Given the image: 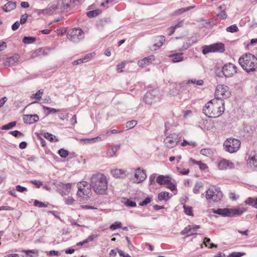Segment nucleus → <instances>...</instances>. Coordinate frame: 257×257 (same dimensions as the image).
I'll return each mask as SVG.
<instances>
[{
	"instance_id": "nucleus-2",
	"label": "nucleus",
	"mask_w": 257,
	"mask_h": 257,
	"mask_svg": "<svg viewBox=\"0 0 257 257\" xmlns=\"http://www.w3.org/2000/svg\"><path fill=\"white\" fill-rule=\"evenodd\" d=\"M89 184L93 191L97 194H105L107 190V178L101 173L93 174L90 178Z\"/></svg>"
},
{
	"instance_id": "nucleus-5",
	"label": "nucleus",
	"mask_w": 257,
	"mask_h": 257,
	"mask_svg": "<svg viewBox=\"0 0 257 257\" xmlns=\"http://www.w3.org/2000/svg\"><path fill=\"white\" fill-rule=\"evenodd\" d=\"M78 191L77 195L83 200L86 199L91 194L90 188L88 187L86 181H81L77 184Z\"/></svg>"
},
{
	"instance_id": "nucleus-8",
	"label": "nucleus",
	"mask_w": 257,
	"mask_h": 257,
	"mask_svg": "<svg viewBox=\"0 0 257 257\" xmlns=\"http://www.w3.org/2000/svg\"><path fill=\"white\" fill-rule=\"evenodd\" d=\"M231 93L227 86L224 85H218L216 87L215 92V98L216 99L224 100V99L228 98Z\"/></svg>"
},
{
	"instance_id": "nucleus-4",
	"label": "nucleus",
	"mask_w": 257,
	"mask_h": 257,
	"mask_svg": "<svg viewBox=\"0 0 257 257\" xmlns=\"http://www.w3.org/2000/svg\"><path fill=\"white\" fill-rule=\"evenodd\" d=\"M75 0H60L53 3L51 7L53 10H58L61 12L70 11L75 5Z\"/></svg>"
},
{
	"instance_id": "nucleus-12",
	"label": "nucleus",
	"mask_w": 257,
	"mask_h": 257,
	"mask_svg": "<svg viewBox=\"0 0 257 257\" xmlns=\"http://www.w3.org/2000/svg\"><path fill=\"white\" fill-rule=\"evenodd\" d=\"M222 72L225 77H231L237 72V67L231 63L224 64L222 68Z\"/></svg>"
},
{
	"instance_id": "nucleus-60",
	"label": "nucleus",
	"mask_w": 257,
	"mask_h": 257,
	"mask_svg": "<svg viewBox=\"0 0 257 257\" xmlns=\"http://www.w3.org/2000/svg\"><path fill=\"white\" fill-rule=\"evenodd\" d=\"M156 178V174H153L149 177V184L150 185L153 184L155 183V179Z\"/></svg>"
},
{
	"instance_id": "nucleus-57",
	"label": "nucleus",
	"mask_w": 257,
	"mask_h": 257,
	"mask_svg": "<svg viewBox=\"0 0 257 257\" xmlns=\"http://www.w3.org/2000/svg\"><path fill=\"white\" fill-rule=\"evenodd\" d=\"M16 190L19 192H24L27 191V189L26 187L21 186V185H17L16 187Z\"/></svg>"
},
{
	"instance_id": "nucleus-3",
	"label": "nucleus",
	"mask_w": 257,
	"mask_h": 257,
	"mask_svg": "<svg viewBox=\"0 0 257 257\" xmlns=\"http://www.w3.org/2000/svg\"><path fill=\"white\" fill-rule=\"evenodd\" d=\"M238 63L246 72H252L257 70V58L254 55L248 53L239 58Z\"/></svg>"
},
{
	"instance_id": "nucleus-39",
	"label": "nucleus",
	"mask_w": 257,
	"mask_h": 257,
	"mask_svg": "<svg viewBox=\"0 0 257 257\" xmlns=\"http://www.w3.org/2000/svg\"><path fill=\"white\" fill-rule=\"evenodd\" d=\"M183 208L186 214L189 216H193L192 208L191 207L184 205Z\"/></svg>"
},
{
	"instance_id": "nucleus-37",
	"label": "nucleus",
	"mask_w": 257,
	"mask_h": 257,
	"mask_svg": "<svg viewBox=\"0 0 257 257\" xmlns=\"http://www.w3.org/2000/svg\"><path fill=\"white\" fill-rule=\"evenodd\" d=\"M226 30L227 32L233 33L238 31V28L236 25L234 24L228 27H227Z\"/></svg>"
},
{
	"instance_id": "nucleus-53",
	"label": "nucleus",
	"mask_w": 257,
	"mask_h": 257,
	"mask_svg": "<svg viewBox=\"0 0 257 257\" xmlns=\"http://www.w3.org/2000/svg\"><path fill=\"white\" fill-rule=\"evenodd\" d=\"M193 43L194 42H191L190 40H188L187 41L184 43L182 46V49L183 50H186L190 47Z\"/></svg>"
},
{
	"instance_id": "nucleus-51",
	"label": "nucleus",
	"mask_w": 257,
	"mask_h": 257,
	"mask_svg": "<svg viewBox=\"0 0 257 257\" xmlns=\"http://www.w3.org/2000/svg\"><path fill=\"white\" fill-rule=\"evenodd\" d=\"M200 154L205 156H209L210 155V150L209 149H202L200 150Z\"/></svg>"
},
{
	"instance_id": "nucleus-55",
	"label": "nucleus",
	"mask_w": 257,
	"mask_h": 257,
	"mask_svg": "<svg viewBox=\"0 0 257 257\" xmlns=\"http://www.w3.org/2000/svg\"><path fill=\"white\" fill-rule=\"evenodd\" d=\"M217 16L223 20L225 19L227 17V14L224 11H221Z\"/></svg>"
},
{
	"instance_id": "nucleus-38",
	"label": "nucleus",
	"mask_w": 257,
	"mask_h": 257,
	"mask_svg": "<svg viewBox=\"0 0 257 257\" xmlns=\"http://www.w3.org/2000/svg\"><path fill=\"white\" fill-rule=\"evenodd\" d=\"M244 210L240 209H230L231 217L234 215H240L242 214Z\"/></svg>"
},
{
	"instance_id": "nucleus-59",
	"label": "nucleus",
	"mask_w": 257,
	"mask_h": 257,
	"mask_svg": "<svg viewBox=\"0 0 257 257\" xmlns=\"http://www.w3.org/2000/svg\"><path fill=\"white\" fill-rule=\"evenodd\" d=\"M14 208L9 206H3L0 207V211L6 210V211H13Z\"/></svg>"
},
{
	"instance_id": "nucleus-13",
	"label": "nucleus",
	"mask_w": 257,
	"mask_h": 257,
	"mask_svg": "<svg viewBox=\"0 0 257 257\" xmlns=\"http://www.w3.org/2000/svg\"><path fill=\"white\" fill-rule=\"evenodd\" d=\"M147 175L145 171L141 168H138L135 171L134 177L132 178L134 183H140L146 178Z\"/></svg>"
},
{
	"instance_id": "nucleus-9",
	"label": "nucleus",
	"mask_w": 257,
	"mask_h": 257,
	"mask_svg": "<svg viewBox=\"0 0 257 257\" xmlns=\"http://www.w3.org/2000/svg\"><path fill=\"white\" fill-rule=\"evenodd\" d=\"M67 37L72 42L78 43L84 38V34L81 29L75 28L68 31Z\"/></svg>"
},
{
	"instance_id": "nucleus-58",
	"label": "nucleus",
	"mask_w": 257,
	"mask_h": 257,
	"mask_svg": "<svg viewBox=\"0 0 257 257\" xmlns=\"http://www.w3.org/2000/svg\"><path fill=\"white\" fill-rule=\"evenodd\" d=\"M125 63L122 62L120 64L117 65V70L118 72H122V69L124 67Z\"/></svg>"
},
{
	"instance_id": "nucleus-45",
	"label": "nucleus",
	"mask_w": 257,
	"mask_h": 257,
	"mask_svg": "<svg viewBox=\"0 0 257 257\" xmlns=\"http://www.w3.org/2000/svg\"><path fill=\"white\" fill-rule=\"evenodd\" d=\"M34 206L40 207V208L46 207L47 206V204H46L42 202H40L37 200H36L34 201Z\"/></svg>"
},
{
	"instance_id": "nucleus-26",
	"label": "nucleus",
	"mask_w": 257,
	"mask_h": 257,
	"mask_svg": "<svg viewBox=\"0 0 257 257\" xmlns=\"http://www.w3.org/2000/svg\"><path fill=\"white\" fill-rule=\"evenodd\" d=\"M99 139H100V138L99 137L90 139H81L79 140V142L82 144H91L96 142Z\"/></svg>"
},
{
	"instance_id": "nucleus-30",
	"label": "nucleus",
	"mask_w": 257,
	"mask_h": 257,
	"mask_svg": "<svg viewBox=\"0 0 257 257\" xmlns=\"http://www.w3.org/2000/svg\"><path fill=\"white\" fill-rule=\"evenodd\" d=\"M119 146H113L109 148L107 152V156L108 157H111L115 155V152L118 149Z\"/></svg>"
},
{
	"instance_id": "nucleus-18",
	"label": "nucleus",
	"mask_w": 257,
	"mask_h": 257,
	"mask_svg": "<svg viewBox=\"0 0 257 257\" xmlns=\"http://www.w3.org/2000/svg\"><path fill=\"white\" fill-rule=\"evenodd\" d=\"M213 213L217 214L224 217H231L230 209L219 208L217 209H212Z\"/></svg>"
},
{
	"instance_id": "nucleus-19",
	"label": "nucleus",
	"mask_w": 257,
	"mask_h": 257,
	"mask_svg": "<svg viewBox=\"0 0 257 257\" xmlns=\"http://www.w3.org/2000/svg\"><path fill=\"white\" fill-rule=\"evenodd\" d=\"M170 180H172V178L168 175H160L156 179V182L161 185H166Z\"/></svg>"
},
{
	"instance_id": "nucleus-47",
	"label": "nucleus",
	"mask_w": 257,
	"mask_h": 257,
	"mask_svg": "<svg viewBox=\"0 0 257 257\" xmlns=\"http://www.w3.org/2000/svg\"><path fill=\"white\" fill-rule=\"evenodd\" d=\"M177 170L178 172H179L182 175H188V173H189V170L185 168L181 169L179 167H177Z\"/></svg>"
},
{
	"instance_id": "nucleus-6",
	"label": "nucleus",
	"mask_w": 257,
	"mask_h": 257,
	"mask_svg": "<svg viewBox=\"0 0 257 257\" xmlns=\"http://www.w3.org/2000/svg\"><path fill=\"white\" fill-rule=\"evenodd\" d=\"M222 197V193L220 188L215 186H211L206 191V198L207 200H212L218 202Z\"/></svg>"
},
{
	"instance_id": "nucleus-23",
	"label": "nucleus",
	"mask_w": 257,
	"mask_h": 257,
	"mask_svg": "<svg viewBox=\"0 0 257 257\" xmlns=\"http://www.w3.org/2000/svg\"><path fill=\"white\" fill-rule=\"evenodd\" d=\"M19 59L18 55H14L7 59L5 65L8 66H13Z\"/></svg>"
},
{
	"instance_id": "nucleus-10",
	"label": "nucleus",
	"mask_w": 257,
	"mask_h": 257,
	"mask_svg": "<svg viewBox=\"0 0 257 257\" xmlns=\"http://www.w3.org/2000/svg\"><path fill=\"white\" fill-rule=\"evenodd\" d=\"M225 51L224 45L222 43H216L210 45H205L202 47V53L204 55L209 53L220 52Z\"/></svg>"
},
{
	"instance_id": "nucleus-16",
	"label": "nucleus",
	"mask_w": 257,
	"mask_h": 257,
	"mask_svg": "<svg viewBox=\"0 0 257 257\" xmlns=\"http://www.w3.org/2000/svg\"><path fill=\"white\" fill-rule=\"evenodd\" d=\"M71 184L70 183H60L58 185V188L61 191V193L62 195H67L68 194L71 189Z\"/></svg>"
},
{
	"instance_id": "nucleus-7",
	"label": "nucleus",
	"mask_w": 257,
	"mask_h": 257,
	"mask_svg": "<svg viewBox=\"0 0 257 257\" xmlns=\"http://www.w3.org/2000/svg\"><path fill=\"white\" fill-rule=\"evenodd\" d=\"M240 146V141L234 138L227 139L223 144L224 150L230 153L236 152Z\"/></svg>"
},
{
	"instance_id": "nucleus-41",
	"label": "nucleus",
	"mask_w": 257,
	"mask_h": 257,
	"mask_svg": "<svg viewBox=\"0 0 257 257\" xmlns=\"http://www.w3.org/2000/svg\"><path fill=\"white\" fill-rule=\"evenodd\" d=\"M16 125V121L11 122L6 125H3L2 129V130H9L13 127L15 126Z\"/></svg>"
},
{
	"instance_id": "nucleus-24",
	"label": "nucleus",
	"mask_w": 257,
	"mask_h": 257,
	"mask_svg": "<svg viewBox=\"0 0 257 257\" xmlns=\"http://www.w3.org/2000/svg\"><path fill=\"white\" fill-rule=\"evenodd\" d=\"M111 173L113 177L116 178H123L126 175L123 170L117 169L111 170Z\"/></svg>"
},
{
	"instance_id": "nucleus-25",
	"label": "nucleus",
	"mask_w": 257,
	"mask_h": 257,
	"mask_svg": "<svg viewBox=\"0 0 257 257\" xmlns=\"http://www.w3.org/2000/svg\"><path fill=\"white\" fill-rule=\"evenodd\" d=\"M16 8V4L12 2H9L3 7V10L6 12H10Z\"/></svg>"
},
{
	"instance_id": "nucleus-42",
	"label": "nucleus",
	"mask_w": 257,
	"mask_h": 257,
	"mask_svg": "<svg viewBox=\"0 0 257 257\" xmlns=\"http://www.w3.org/2000/svg\"><path fill=\"white\" fill-rule=\"evenodd\" d=\"M59 155L62 158H66L69 154V152L67 150L64 149H61L58 151Z\"/></svg>"
},
{
	"instance_id": "nucleus-32",
	"label": "nucleus",
	"mask_w": 257,
	"mask_h": 257,
	"mask_svg": "<svg viewBox=\"0 0 257 257\" xmlns=\"http://www.w3.org/2000/svg\"><path fill=\"white\" fill-rule=\"evenodd\" d=\"M194 8H195V6H194L188 7L184 8L179 9L177 10L175 12V14L176 15H180L181 14H182L185 12L188 11L191 9H194Z\"/></svg>"
},
{
	"instance_id": "nucleus-44",
	"label": "nucleus",
	"mask_w": 257,
	"mask_h": 257,
	"mask_svg": "<svg viewBox=\"0 0 257 257\" xmlns=\"http://www.w3.org/2000/svg\"><path fill=\"white\" fill-rule=\"evenodd\" d=\"M167 188L170 189L172 191H174L177 190V188L174 183L171 182V180H170L169 183L166 184Z\"/></svg>"
},
{
	"instance_id": "nucleus-43",
	"label": "nucleus",
	"mask_w": 257,
	"mask_h": 257,
	"mask_svg": "<svg viewBox=\"0 0 257 257\" xmlns=\"http://www.w3.org/2000/svg\"><path fill=\"white\" fill-rule=\"evenodd\" d=\"M100 12L99 10H94L89 11L87 13V15L89 18L96 17L100 14Z\"/></svg>"
},
{
	"instance_id": "nucleus-40",
	"label": "nucleus",
	"mask_w": 257,
	"mask_h": 257,
	"mask_svg": "<svg viewBox=\"0 0 257 257\" xmlns=\"http://www.w3.org/2000/svg\"><path fill=\"white\" fill-rule=\"evenodd\" d=\"M203 81L201 79L196 80V79H190L187 82V84L193 83L196 84L197 85H202L203 84Z\"/></svg>"
},
{
	"instance_id": "nucleus-35",
	"label": "nucleus",
	"mask_w": 257,
	"mask_h": 257,
	"mask_svg": "<svg viewBox=\"0 0 257 257\" xmlns=\"http://www.w3.org/2000/svg\"><path fill=\"white\" fill-rule=\"evenodd\" d=\"M35 41L36 38L33 37H25L23 39V42L27 44L33 43Z\"/></svg>"
},
{
	"instance_id": "nucleus-33",
	"label": "nucleus",
	"mask_w": 257,
	"mask_h": 257,
	"mask_svg": "<svg viewBox=\"0 0 257 257\" xmlns=\"http://www.w3.org/2000/svg\"><path fill=\"white\" fill-rule=\"evenodd\" d=\"M203 187V184L201 182H197L193 188V192L195 194L199 193L200 190Z\"/></svg>"
},
{
	"instance_id": "nucleus-22",
	"label": "nucleus",
	"mask_w": 257,
	"mask_h": 257,
	"mask_svg": "<svg viewBox=\"0 0 257 257\" xmlns=\"http://www.w3.org/2000/svg\"><path fill=\"white\" fill-rule=\"evenodd\" d=\"M155 41L156 42L154 45V47H155L154 50H156L162 46L165 41V38L163 36H159L156 38Z\"/></svg>"
},
{
	"instance_id": "nucleus-28",
	"label": "nucleus",
	"mask_w": 257,
	"mask_h": 257,
	"mask_svg": "<svg viewBox=\"0 0 257 257\" xmlns=\"http://www.w3.org/2000/svg\"><path fill=\"white\" fill-rule=\"evenodd\" d=\"M170 198V193L168 192H162L158 194V199L159 201H167Z\"/></svg>"
},
{
	"instance_id": "nucleus-11",
	"label": "nucleus",
	"mask_w": 257,
	"mask_h": 257,
	"mask_svg": "<svg viewBox=\"0 0 257 257\" xmlns=\"http://www.w3.org/2000/svg\"><path fill=\"white\" fill-rule=\"evenodd\" d=\"M158 94L159 92L157 89L150 90L145 95L144 100L146 104L151 105L159 99Z\"/></svg>"
},
{
	"instance_id": "nucleus-61",
	"label": "nucleus",
	"mask_w": 257,
	"mask_h": 257,
	"mask_svg": "<svg viewBox=\"0 0 257 257\" xmlns=\"http://www.w3.org/2000/svg\"><path fill=\"white\" fill-rule=\"evenodd\" d=\"M27 19H28L27 15L25 14V15H23L21 17V19H20V23L21 24H25L26 22Z\"/></svg>"
},
{
	"instance_id": "nucleus-34",
	"label": "nucleus",
	"mask_w": 257,
	"mask_h": 257,
	"mask_svg": "<svg viewBox=\"0 0 257 257\" xmlns=\"http://www.w3.org/2000/svg\"><path fill=\"white\" fill-rule=\"evenodd\" d=\"M95 52H92L86 55L83 58H81L83 63H86L89 61L95 55Z\"/></svg>"
},
{
	"instance_id": "nucleus-50",
	"label": "nucleus",
	"mask_w": 257,
	"mask_h": 257,
	"mask_svg": "<svg viewBox=\"0 0 257 257\" xmlns=\"http://www.w3.org/2000/svg\"><path fill=\"white\" fill-rule=\"evenodd\" d=\"M121 227V223L120 222H115L110 225V228L113 230Z\"/></svg>"
},
{
	"instance_id": "nucleus-27",
	"label": "nucleus",
	"mask_w": 257,
	"mask_h": 257,
	"mask_svg": "<svg viewBox=\"0 0 257 257\" xmlns=\"http://www.w3.org/2000/svg\"><path fill=\"white\" fill-rule=\"evenodd\" d=\"M245 203L254 208H257V197H249L245 201Z\"/></svg>"
},
{
	"instance_id": "nucleus-54",
	"label": "nucleus",
	"mask_w": 257,
	"mask_h": 257,
	"mask_svg": "<svg viewBox=\"0 0 257 257\" xmlns=\"http://www.w3.org/2000/svg\"><path fill=\"white\" fill-rule=\"evenodd\" d=\"M9 134H11L15 137H19L23 136V134L19 131H13L9 132Z\"/></svg>"
},
{
	"instance_id": "nucleus-20",
	"label": "nucleus",
	"mask_w": 257,
	"mask_h": 257,
	"mask_svg": "<svg viewBox=\"0 0 257 257\" xmlns=\"http://www.w3.org/2000/svg\"><path fill=\"white\" fill-rule=\"evenodd\" d=\"M23 119L25 122L32 124L38 121L39 116L37 114L25 115Z\"/></svg>"
},
{
	"instance_id": "nucleus-31",
	"label": "nucleus",
	"mask_w": 257,
	"mask_h": 257,
	"mask_svg": "<svg viewBox=\"0 0 257 257\" xmlns=\"http://www.w3.org/2000/svg\"><path fill=\"white\" fill-rule=\"evenodd\" d=\"M44 137L51 142H57L58 141V139L55 136L49 133H44Z\"/></svg>"
},
{
	"instance_id": "nucleus-48",
	"label": "nucleus",
	"mask_w": 257,
	"mask_h": 257,
	"mask_svg": "<svg viewBox=\"0 0 257 257\" xmlns=\"http://www.w3.org/2000/svg\"><path fill=\"white\" fill-rule=\"evenodd\" d=\"M152 201V198L150 197H147L145 198L142 202L139 203V205L141 206H145L150 203Z\"/></svg>"
},
{
	"instance_id": "nucleus-14",
	"label": "nucleus",
	"mask_w": 257,
	"mask_h": 257,
	"mask_svg": "<svg viewBox=\"0 0 257 257\" xmlns=\"http://www.w3.org/2000/svg\"><path fill=\"white\" fill-rule=\"evenodd\" d=\"M165 146L169 148L175 147L178 143L179 140L178 137L175 135H171L167 137L164 139Z\"/></svg>"
},
{
	"instance_id": "nucleus-49",
	"label": "nucleus",
	"mask_w": 257,
	"mask_h": 257,
	"mask_svg": "<svg viewBox=\"0 0 257 257\" xmlns=\"http://www.w3.org/2000/svg\"><path fill=\"white\" fill-rule=\"evenodd\" d=\"M75 200L71 196H69L65 199V202L67 205H72L74 203Z\"/></svg>"
},
{
	"instance_id": "nucleus-1",
	"label": "nucleus",
	"mask_w": 257,
	"mask_h": 257,
	"mask_svg": "<svg viewBox=\"0 0 257 257\" xmlns=\"http://www.w3.org/2000/svg\"><path fill=\"white\" fill-rule=\"evenodd\" d=\"M224 100L212 99L204 105L203 112L209 117H219L224 112Z\"/></svg>"
},
{
	"instance_id": "nucleus-17",
	"label": "nucleus",
	"mask_w": 257,
	"mask_h": 257,
	"mask_svg": "<svg viewBox=\"0 0 257 257\" xmlns=\"http://www.w3.org/2000/svg\"><path fill=\"white\" fill-rule=\"evenodd\" d=\"M247 164L252 167L253 166V169L257 170V151L251 152L247 160Z\"/></svg>"
},
{
	"instance_id": "nucleus-46",
	"label": "nucleus",
	"mask_w": 257,
	"mask_h": 257,
	"mask_svg": "<svg viewBox=\"0 0 257 257\" xmlns=\"http://www.w3.org/2000/svg\"><path fill=\"white\" fill-rule=\"evenodd\" d=\"M43 108L44 110H47L48 111V114L51 113H56L59 111V109H57L54 108H51L47 106H43Z\"/></svg>"
},
{
	"instance_id": "nucleus-21",
	"label": "nucleus",
	"mask_w": 257,
	"mask_h": 257,
	"mask_svg": "<svg viewBox=\"0 0 257 257\" xmlns=\"http://www.w3.org/2000/svg\"><path fill=\"white\" fill-rule=\"evenodd\" d=\"M154 59L155 56L153 55L150 56L148 57H145L138 62V65L140 67H144L145 66L148 65L152 62V61L154 60Z\"/></svg>"
},
{
	"instance_id": "nucleus-63",
	"label": "nucleus",
	"mask_w": 257,
	"mask_h": 257,
	"mask_svg": "<svg viewBox=\"0 0 257 257\" xmlns=\"http://www.w3.org/2000/svg\"><path fill=\"white\" fill-rule=\"evenodd\" d=\"M244 254V253L241 252H233L230 254V257H240Z\"/></svg>"
},
{
	"instance_id": "nucleus-56",
	"label": "nucleus",
	"mask_w": 257,
	"mask_h": 257,
	"mask_svg": "<svg viewBox=\"0 0 257 257\" xmlns=\"http://www.w3.org/2000/svg\"><path fill=\"white\" fill-rule=\"evenodd\" d=\"M22 252L26 253L28 257H33L30 253H37L38 252L33 250H23Z\"/></svg>"
},
{
	"instance_id": "nucleus-52",
	"label": "nucleus",
	"mask_w": 257,
	"mask_h": 257,
	"mask_svg": "<svg viewBox=\"0 0 257 257\" xmlns=\"http://www.w3.org/2000/svg\"><path fill=\"white\" fill-rule=\"evenodd\" d=\"M191 231V225H188L185 228L181 231L180 234L181 235H185Z\"/></svg>"
},
{
	"instance_id": "nucleus-29",
	"label": "nucleus",
	"mask_w": 257,
	"mask_h": 257,
	"mask_svg": "<svg viewBox=\"0 0 257 257\" xmlns=\"http://www.w3.org/2000/svg\"><path fill=\"white\" fill-rule=\"evenodd\" d=\"M183 53H181L179 54L176 53L172 55H170V57H172V62L174 63H177L182 61L183 60V57L182 56Z\"/></svg>"
},
{
	"instance_id": "nucleus-36",
	"label": "nucleus",
	"mask_w": 257,
	"mask_h": 257,
	"mask_svg": "<svg viewBox=\"0 0 257 257\" xmlns=\"http://www.w3.org/2000/svg\"><path fill=\"white\" fill-rule=\"evenodd\" d=\"M43 94V90H39L35 94H32L31 96V98L32 99H36L37 100H39Z\"/></svg>"
},
{
	"instance_id": "nucleus-62",
	"label": "nucleus",
	"mask_w": 257,
	"mask_h": 257,
	"mask_svg": "<svg viewBox=\"0 0 257 257\" xmlns=\"http://www.w3.org/2000/svg\"><path fill=\"white\" fill-rule=\"evenodd\" d=\"M31 182L37 186L38 188H39L42 185V182L40 181L32 180L31 181Z\"/></svg>"
},
{
	"instance_id": "nucleus-15",
	"label": "nucleus",
	"mask_w": 257,
	"mask_h": 257,
	"mask_svg": "<svg viewBox=\"0 0 257 257\" xmlns=\"http://www.w3.org/2000/svg\"><path fill=\"white\" fill-rule=\"evenodd\" d=\"M218 167L220 170L231 169L234 168V164L232 162L222 159L218 164Z\"/></svg>"
},
{
	"instance_id": "nucleus-64",
	"label": "nucleus",
	"mask_w": 257,
	"mask_h": 257,
	"mask_svg": "<svg viewBox=\"0 0 257 257\" xmlns=\"http://www.w3.org/2000/svg\"><path fill=\"white\" fill-rule=\"evenodd\" d=\"M20 23L19 22H15L12 26V29L13 31L17 30L20 27Z\"/></svg>"
}]
</instances>
